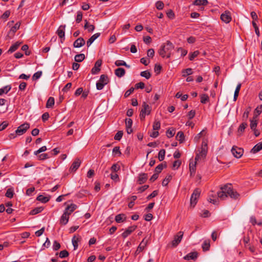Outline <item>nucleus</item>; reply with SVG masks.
Here are the masks:
<instances>
[{"label": "nucleus", "instance_id": "1", "mask_svg": "<svg viewBox=\"0 0 262 262\" xmlns=\"http://www.w3.org/2000/svg\"><path fill=\"white\" fill-rule=\"evenodd\" d=\"M221 191L217 192V196L222 200L226 199L228 196L234 199H237L239 194L234 190L231 184H227L221 187Z\"/></svg>", "mask_w": 262, "mask_h": 262}, {"label": "nucleus", "instance_id": "2", "mask_svg": "<svg viewBox=\"0 0 262 262\" xmlns=\"http://www.w3.org/2000/svg\"><path fill=\"white\" fill-rule=\"evenodd\" d=\"M173 48L172 43L170 41H167L165 44L163 45L159 50V54L162 57H167L169 58L170 56V51Z\"/></svg>", "mask_w": 262, "mask_h": 262}, {"label": "nucleus", "instance_id": "3", "mask_svg": "<svg viewBox=\"0 0 262 262\" xmlns=\"http://www.w3.org/2000/svg\"><path fill=\"white\" fill-rule=\"evenodd\" d=\"M142 108L141 110L140 117L141 120H144L146 115H149L151 111V107L145 102L142 105Z\"/></svg>", "mask_w": 262, "mask_h": 262}, {"label": "nucleus", "instance_id": "4", "mask_svg": "<svg viewBox=\"0 0 262 262\" xmlns=\"http://www.w3.org/2000/svg\"><path fill=\"white\" fill-rule=\"evenodd\" d=\"M201 193V190L196 188L194 190L190 198V204L194 207L197 203L198 199L199 198Z\"/></svg>", "mask_w": 262, "mask_h": 262}, {"label": "nucleus", "instance_id": "5", "mask_svg": "<svg viewBox=\"0 0 262 262\" xmlns=\"http://www.w3.org/2000/svg\"><path fill=\"white\" fill-rule=\"evenodd\" d=\"M202 144H202V147L201 151L199 152V154L196 155V156L195 158V161H198L199 159H204L206 156V155L207 153V144L204 143V142H203Z\"/></svg>", "mask_w": 262, "mask_h": 262}, {"label": "nucleus", "instance_id": "6", "mask_svg": "<svg viewBox=\"0 0 262 262\" xmlns=\"http://www.w3.org/2000/svg\"><path fill=\"white\" fill-rule=\"evenodd\" d=\"M29 127V123H24L17 127V129L15 130V134L19 136L21 135L26 132Z\"/></svg>", "mask_w": 262, "mask_h": 262}, {"label": "nucleus", "instance_id": "7", "mask_svg": "<svg viewBox=\"0 0 262 262\" xmlns=\"http://www.w3.org/2000/svg\"><path fill=\"white\" fill-rule=\"evenodd\" d=\"M184 233L182 231H179L177 235L174 237L173 240L171 242L172 246L173 247H176L181 242Z\"/></svg>", "mask_w": 262, "mask_h": 262}, {"label": "nucleus", "instance_id": "8", "mask_svg": "<svg viewBox=\"0 0 262 262\" xmlns=\"http://www.w3.org/2000/svg\"><path fill=\"white\" fill-rule=\"evenodd\" d=\"M233 155L236 158H241L243 155L244 150L241 148L236 146H233L231 149Z\"/></svg>", "mask_w": 262, "mask_h": 262}, {"label": "nucleus", "instance_id": "9", "mask_svg": "<svg viewBox=\"0 0 262 262\" xmlns=\"http://www.w3.org/2000/svg\"><path fill=\"white\" fill-rule=\"evenodd\" d=\"M221 19L224 23L228 24L231 20V14L229 11H226L221 15Z\"/></svg>", "mask_w": 262, "mask_h": 262}, {"label": "nucleus", "instance_id": "10", "mask_svg": "<svg viewBox=\"0 0 262 262\" xmlns=\"http://www.w3.org/2000/svg\"><path fill=\"white\" fill-rule=\"evenodd\" d=\"M101 64H102V60H101L99 59V60H97L95 63L94 67L92 68V69L91 70V73L93 74H97L100 71V67H101Z\"/></svg>", "mask_w": 262, "mask_h": 262}, {"label": "nucleus", "instance_id": "11", "mask_svg": "<svg viewBox=\"0 0 262 262\" xmlns=\"http://www.w3.org/2000/svg\"><path fill=\"white\" fill-rule=\"evenodd\" d=\"M137 226H132L128 227L125 231L122 233V236L125 238L127 237L129 235H130L134 231L136 230L137 228Z\"/></svg>", "mask_w": 262, "mask_h": 262}, {"label": "nucleus", "instance_id": "12", "mask_svg": "<svg viewBox=\"0 0 262 262\" xmlns=\"http://www.w3.org/2000/svg\"><path fill=\"white\" fill-rule=\"evenodd\" d=\"M132 124L133 121L131 119L128 118L125 119L126 130L128 134H130L133 132L132 128Z\"/></svg>", "mask_w": 262, "mask_h": 262}, {"label": "nucleus", "instance_id": "13", "mask_svg": "<svg viewBox=\"0 0 262 262\" xmlns=\"http://www.w3.org/2000/svg\"><path fill=\"white\" fill-rule=\"evenodd\" d=\"M85 42L84 39L82 37H79L77 38L73 43L74 48H80L84 45Z\"/></svg>", "mask_w": 262, "mask_h": 262}, {"label": "nucleus", "instance_id": "14", "mask_svg": "<svg viewBox=\"0 0 262 262\" xmlns=\"http://www.w3.org/2000/svg\"><path fill=\"white\" fill-rule=\"evenodd\" d=\"M81 164V161L79 159H77L75 161L73 162L70 168V171H75L80 166Z\"/></svg>", "mask_w": 262, "mask_h": 262}, {"label": "nucleus", "instance_id": "15", "mask_svg": "<svg viewBox=\"0 0 262 262\" xmlns=\"http://www.w3.org/2000/svg\"><path fill=\"white\" fill-rule=\"evenodd\" d=\"M69 216L70 215H68V213H66V212L64 211L63 213L62 214L60 219V224L62 225H66L69 222Z\"/></svg>", "mask_w": 262, "mask_h": 262}, {"label": "nucleus", "instance_id": "16", "mask_svg": "<svg viewBox=\"0 0 262 262\" xmlns=\"http://www.w3.org/2000/svg\"><path fill=\"white\" fill-rule=\"evenodd\" d=\"M148 179V174L145 173H141L139 174L138 179L137 180L138 183L139 184H142L144 183Z\"/></svg>", "mask_w": 262, "mask_h": 262}, {"label": "nucleus", "instance_id": "17", "mask_svg": "<svg viewBox=\"0 0 262 262\" xmlns=\"http://www.w3.org/2000/svg\"><path fill=\"white\" fill-rule=\"evenodd\" d=\"M65 28H66V25H61L59 28L58 29V30H57V34L58 35V36H59V37L61 38H64V35H65V33H64V30H65Z\"/></svg>", "mask_w": 262, "mask_h": 262}, {"label": "nucleus", "instance_id": "18", "mask_svg": "<svg viewBox=\"0 0 262 262\" xmlns=\"http://www.w3.org/2000/svg\"><path fill=\"white\" fill-rule=\"evenodd\" d=\"M77 208V206L76 205L74 204H71V205H68L65 210H64V212H66V213H68V215H70L76 209V208Z\"/></svg>", "mask_w": 262, "mask_h": 262}, {"label": "nucleus", "instance_id": "19", "mask_svg": "<svg viewBox=\"0 0 262 262\" xmlns=\"http://www.w3.org/2000/svg\"><path fill=\"white\" fill-rule=\"evenodd\" d=\"M81 237L79 235H74L72 239L74 249L76 250L78 246V242L80 241Z\"/></svg>", "mask_w": 262, "mask_h": 262}, {"label": "nucleus", "instance_id": "20", "mask_svg": "<svg viewBox=\"0 0 262 262\" xmlns=\"http://www.w3.org/2000/svg\"><path fill=\"white\" fill-rule=\"evenodd\" d=\"M147 243V241L145 240V238H144L138 246V248L136 251V253H137L141 252L144 249L145 247L146 246Z\"/></svg>", "mask_w": 262, "mask_h": 262}, {"label": "nucleus", "instance_id": "21", "mask_svg": "<svg viewBox=\"0 0 262 262\" xmlns=\"http://www.w3.org/2000/svg\"><path fill=\"white\" fill-rule=\"evenodd\" d=\"M100 35V33H97L92 35L86 42L87 46L88 47H90L91 45V44L94 41V40L96 39L98 37H99Z\"/></svg>", "mask_w": 262, "mask_h": 262}, {"label": "nucleus", "instance_id": "22", "mask_svg": "<svg viewBox=\"0 0 262 262\" xmlns=\"http://www.w3.org/2000/svg\"><path fill=\"white\" fill-rule=\"evenodd\" d=\"M198 257V253L196 252H192L188 253L184 257L185 260L194 259Z\"/></svg>", "mask_w": 262, "mask_h": 262}, {"label": "nucleus", "instance_id": "23", "mask_svg": "<svg viewBox=\"0 0 262 262\" xmlns=\"http://www.w3.org/2000/svg\"><path fill=\"white\" fill-rule=\"evenodd\" d=\"M115 75L120 78L123 77L125 74V70L122 68H118L115 71Z\"/></svg>", "mask_w": 262, "mask_h": 262}, {"label": "nucleus", "instance_id": "24", "mask_svg": "<svg viewBox=\"0 0 262 262\" xmlns=\"http://www.w3.org/2000/svg\"><path fill=\"white\" fill-rule=\"evenodd\" d=\"M262 149V142L256 144L251 150V152L255 154Z\"/></svg>", "mask_w": 262, "mask_h": 262}, {"label": "nucleus", "instance_id": "25", "mask_svg": "<svg viewBox=\"0 0 262 262\" xmlns=\"http://www.w3.org/2000/svg\"><path fill=\"white\" fill-rule=\"evenodd\" d=\"M257 125V115H254L252 120H250V128L252 129H255Z\"/></svg>", "mask_w": 262, "mask_h": 262}, {"label": "nucleus", "instance_id": "26", "mask_svg": "<svg viewBox=\"0 0 262 262\" xmlns=\"http://www.w3.org/2000/svg\"><path fill=\"white\" fill-rule=\"evenodd\" d=\"M247 126L248 124L246 122H243L240 124L237 130L239 136H241L244 132L245 129L247 127Z\"/></svg>", "mask_w": 262, "mask_h": 262}, {"label": "nucleus", "instance_id": "27", "mask_svg": "<svg viewBox=\"0 0 262 262\" xmlns=\"http://www.w3.org/2000/svg\"><path fill=\"white\" fill-rule=\"evenodd\" d=\"M166 163H162L158 165L155 169V172L158 174L160 173L164 168L166 167Z\"/></svg>", "mask_w": 262, "mask_h": 262}, {"label": "nucleus", "instance_id": "28", "mask_svg": "<svg viewBox=\"0 0 262 262\" xmlns=\"http://www.w3.org/2000/svg\"><path fill=\"white\" fill-rule=\"evenodd\" d=\"M125 215L124 214H119L116 216L115 221L117 223L123 222L125 220Z\"/></svg>", "mask_w": 262, "mask_h": 262}, {"label": "nucleus", "instance_id": "29", "mask_svg": "<svg viewBox=\"0 0 262 262\" xmlns=\"http://www.w3.org/2000/svg\"><path fill=\"white\" fill-rule=\"evenodd\" d=\"M99 81L105 85L108 83L109 79L107 75L103 74L100 76Z\"/></svg>", "mask_w": 262, "mask_h": 262}, {"label": "nucleus", "instance_id": "30", "mask_svg": "<svg viewBox=\"0 0 262 262\" xmlns=\"http://www.w3.org/2000/svg\"><path fill=\"white\" fill-rule=\"evenodd\" d=\"M84 21L85 23L84 26V28L88 29L89 32H93L95 29V26L93 25H90L87 20L85 19Z\"/></svg>", "mask_w": 262, "mask_h": 262}, {"label": "nucleus", "instance_id": "31", "mask_svg": "<svg viewBox=\"0 0 262 262\" xmlns=\"http://www.w3.org/2000/svg\"><path fill=\"white\" fill-rule=\"evenodd\" d=\"M55 101L54 98L53 97H50L47 100L46 103V107L47 108H52L54 105Z\"/></svg>", "mask_w": 262, "mask_h": 262}, {"label": "nucleus", "instance_id": "32", "mask_svg": "<svg viewBox=\"0 0 262 262\" xmlns=\"http://www.w3.org/2000/svg\"><path fill=\"white\" fill-rule=\"evenodd\" d=\"M208 4L207 0H195L193 4L196 6H206Z\"/></svg>", "mask_w": 262, "mask_h": 262}, {"label": "nucleus", "instance_id": "33", "mask_svg": "<svg viewBox=\"0 0 262 262\" xmlns=\"http://www.w3.org/2000/svg\"><path fill=\"white\" fill-rule=\"evenodd\" d=\"M210 241L209 240H205L202 245V248L204 251H206L209 250L210 248Z\"/></svg>", "mask_w": 262, "mask_h": 262}, {"label": "nucleus", "instance_id": "34", "mask_svg": "<svg viewBox=\"0 0 262 262\" xmlns=\"http://www.w3.org/2000/svg\"><path fill=\"white\" fill-rule=\"evenodd\" d=\"M241 88V84L238 83L236 86V88L235 89L234 94L233 100L234 101H235L237 100V98L238 96Z\"/></svg>", "mask_w": 262, "mask_h": 262}, {"label": "nucleus", "instance_id": "35", "mask_svg": "<svg viewBox=\"0 0 262 262\" xmlns=\"http://www.w3.org/2000/svg\"><path fill=\"white\" fill-rule=\"evenodd\" d=\"M20 43H19L18 42H16L14 45H12L10 49H9L8 52L9 53H12L14 51H15L19 47Z\"/></svg>", "mask_w": 262, "mask_h": 262}, {"label": "nucleus", "instance_id": "36", "mask_svg": "<svg viewBox=\"0 0 262 262\" xmlns=\"http://www.w3.org/2000/svg\"><path fill=\"white\" fill-rule=\"evenodd\" d=\"M176 138L180 143H182L184 141V133L181 131L177 133Z\"/></svg>", "mask_w": 262, "mask_h": 262}, {"label": "nucleus", "instance_id": "37", "mask_svg": "<svg viewBox=\"0 0 262 262\" xmlns=\"http://www.w3.org/2000/svg\"><path fill=\"white\" fill-rule=\"evenodd\" d=\"M176 133V130L173 128H170L166 131V136L168 138L172 137Z\"/></svg>", "mask_w": 262, "mask_h": 262}, {"label": "nucleus", "instance_id": "38", "mask_svg": "<svg viewBox=\"0 0 262 262\" xmlns=\"http://www.w3.org/2000/svg\"><path fill=\"white\" fill-rule=\"evenodd\" d=\"M37 200L41 203H46L49 201V198L43 196V195H39L37 198Z\"/></svg>", "mask_w": 262, "mask_h": 262}, {"label": "nucleus", "instance_id": "39", "mask_svg": "<svg viewBox=\"0 0 262 262\" xmlns=\"http://www.w3.org/2000/svg\"><path fill=\"white\" fill-rule=\"evenodd\" d=\"M85 58V55L83 54H79L75 55V60L77 62L83 61Z\"/></svg>", "mask_w": 262, "mask_h": 262}, {"label": "nucleus", "instance_id": "40", "mask_svg": "<svg viewBox=\"0 0 262 262\" xmlns=\"http://www.w3.org/2000/svg\"><path fill=\"white\" fill-rule=\"evenodd\" d=\"M43 208L41 207H36L35 209L32 210L30 211V214L31 215H35L38 213L41 212L43 210Z\"/></svg>", "mask_w": 262, "mask_h": 262}, {"label": "nucleus", "instance_id": "41", "mask_svg": "<svg viewBox=\"0 0 262 262\" xmlns=\"http://www.w3.org/2000/svg\"><path fill=\"white\" fill-rule=\"evenodd\" d=\"M209 100V96L207 94H202L201 96V102L203 104H206Z\"/></svg>", "mask_w": 262, "mask_h": 262}, {"label": "nucleus", "instance_id": "42", "mask_svg": "<svg viewBox=\"0 0 262 262\" xmlns=\"http://www.w3.org/2000/svg\"><path fill=\"white\" fill-rule=\"evenodd\" d=\"M165 149H161L158 154V158L160 161H162L165 158Z\"/></svg>", "mask_w": 262, "mask_h": 262}, {"label": "nucleus", "instance_id": "43", "mask_svg": "<svg viewBox=\"0 0 262 262\" xmlns=\"http://www.w3.org/2000/svg\"><path fill=\"white\" fill-rule=\"evenodd\" d=\"M115 64L117 67L123 66L127 68L129 67V66L127 65L124 61L121 60H116L115 62Z\"/></svg>", "mask_w": 262, "mask_h": 262}, {"label": "nucleus", "instance_id": "44", "mask_svg": "<svg viewBox=\"0 0 262 262\" xmlns=\"http://www.w3.org/2000/svg\"><path fill=\"white\" fill-rule=\"evenodd\" d=\"M172 177L170 175H168L165 177V178L162 181V184L163 186L167 185L168 183L171 180Z\"/></svg>", "mask_w": 262, "mask_h": 262}, {"label": "nucleus", "instance_id": "45", "mask_svg": "<svg viewBox=\"0 0 262 262\" xmlns=\"http://www.w3.org/2000/svg\"><path fill=\"white\" fill-rule=\"evenodd\" d=\"M140 75L142 77H145L147 79H149L151 77V74L148 71H144L141 72L140 73Z\"/></svg>", "mask_w": 262, "mask_h": 262}, {"label": "nucleus", "instance_id": "46", "mask_svg": "<svg viewBox=\"0 0 262 262\" xmlns=\"http://www.w3.org/2000/svg\"><path fill=\"white\" fill-rule=\"evenodd\" d=\"M161 123L159 121L155 120L153 123L152 128L154 130H158L160 128Z\"/></svg>", "mask_w": 262, "mask_h": 262}, {"label": "nucleus", "instance_id": "47", "mask_svg": "<svg viewBox=\"0 0 262 262\" xmlns=\"http://www.w3.org/2000/svg\"><path fill=\"white\" fill-rule=\"evenodd\" d=\"M123 131H121V130L118 131L116 134V135H115V136L114 137V139L116 140H118V141L120 140L122 138V136H123Z\"/></svg>", "mask_w": 262, "mask_h": 262}, {"label": "nucleus", "instance_id": "48", "mask_svg": "<svg viewBox=\"0 0 262 262\" xmlns=\"http://www.w3.org/2000/svg\"><path fill=\"white\" fill-rule=\"evenodd\" d=\"M113 154L114 156H120L121 155V152L120 150V148L118 146L115 147L113 149Z\"/></svg>", "mask_w": 262, "mask_h": 262}, {"label": "nucleus", "instance_id": "49", "mask_svg": "<svg viewBox=\"0 0 262 262\" xmlns=\"http://www.w3.org/2000/svg\"><path fill=\"white\" fill-rule=\"evenodd\" d=\"M262 112V105H258L255 109L254 115H257V117Z\"/></svg>", "mask_w": 262, "mask_h": 262}, {"label": "nucleus", "instance_id": "50", "mask_svg": "<svg viewBox=\"0 0 262 262\" xmlns=\"http://www.w3.org/2000/svg\"><path fill=\"white\" fill-rule=\"evenodd\" d=\"M189 170L190 171V176H192L194 174V173L195 172V164H191V163L189 164Z\"/></svg>", "mask_w": 262, "mask_h": 262}, {"label": "nucleus", "instance_id": "51", "mask_svg": "<svg viewBox=\"0 0 262 262\" xmlns=\"http://www.w3.org/2000/svg\"><path fill=\"white\" fill-rule=\"evenodd\" d=\"M199 54L198 51H195L189 54V59L190 60H193Z\"/></svg>", "mask_w": 262, "mask_h": 262}, {"label": "nucleus", "instance_id": "52", "mask_svg": "<svg viewBox=\"0 0 262 262\" xmlns=\"http://www.w3.org/2000/svg\"><path fill=\"white\" fill-rule=\"evenodd\" d=\"M13 191L11 188L7 189L5 195L9 198H12L13 196Z\"/></svg>", "mask_w": 262, "mask_h": 262}, {"label": "nucleus", "instance_id": "53", "mask_svg": "<svg viewBox=\"0 0 262 262\" xmlns=\"http://www.w3.org/2000/svg\"><path fill=\"white\" fill-rule=\"evenodd\" d=\"M20 25V23L18 22L16 23L15 25L12 27L11 29V31L13 33H15L16 31L19 28Z\"/></svg>", "mask_w": 262, "mask_h": 262}, {"label": "nucleus", "instance_id": "54", "mask_svg": "<svg viewBox=\"0 0 262 262\" xmlns=\"http://www.w3.org/2000/svg\"><path fill=\"white\" fill-rule=\"evenodd\" d=\"M69 254V252L67 250H64L60 252L59 256L60 258H64L68 257Z\"/></svg>", "mask_w": 262, "mask_h": 262}, {"label": "nucleus", "instance_id": "55", "mask_svg": "<svg viewBox=\"0 0 262 262\" xmlns=\"http://www.w3.org/2000/svg\"><path fill=\"white\" fill-rule=\"evenodd\" d=\"M156 7L158 10H162L164 7V3L160 1H157L156 3Z\"/></svg>", "mask_w": 262, "mask_h": 262}, {"label": "nucleus", "instance_id": "56", "mask_svg": "<svg viewBox=\"0 0 262 262\" xmlns=\"http://www.w3.org/2000/svg\"><path fill=\"white\" fill-rule=\"evenodd\" d=\"M42 75V72L41 71H38L34 74L32 77V79L34 80H36L39 79Z\"/></svg>", "mask_w": 262, "mask_h": 262}, {"label": "nucleus", "instance_id": "57", "mask_svg": "<svg viewBox=\"0 0 262 262\" xmlns=\"http://www.w3.org/2000/svg\"><path fill=\"white\" fill-rule=\"evenodd\" d=\"M82 19V13L81 11H78L77 12V17L76 19V21L77 23H79Z\"/></svg>", "mask_w": 262, "mask_h": 262}, {"label": "nucleus", "instance_id": "58", "mask_svg": "<svg viewBox=\"0 0 262 262\" xmlns=\"http://www.w3.org/2000/svg\"><path fill=\"white\" fill-rule=\"evenodd\" d=\"M181 164V161L179 160L175 161L172 164V168L173 169H178Z\"/></svg>", "mask_w": 262, "mask_h": 262}, {"label": "nucleus", "instance_id": "59", "mask_svg": "<svg viewBox=\"0 0 262 262\" xmlns=\"http://www.w3.org/2000/svg\"><path fill=\"white\" fill-rule=\"evenodd\" d=\"M183 76L190 75L192 74V70L191 68H188V69H185L183 71Z\"/></svg>", "mask_w": 262, "mask_h": 262}, {"label": "nucleus", "instance_id": "60", "mask_svg": "<svg viewBox=\"0 0 262 262\" xmlns=\"http://www.w3.org/2000/svg\"><path fill=\"white\" fill-rule=\"evenodd\" d=\"M47 150V147L46 146H42L40 147L39 149H38L36 151H35L34 152V154L35 155H37L38 154H40V152L45 151Z\"/></svg>", "mask_w": 262, "mask_h": 262}, {"label": "nucleus", "instance_id": "61", "mask_svg": "<svg viewBox=\"0 0 262 262\" xmlns=\"http://www.w3.org/2000/svg\"><path fill=\"white\" fill-rule=\"evenodd\" d=\"M60 248V244L57 242L56 241H55L53 245V249L55 251H57Z\"/></svg>", "mask_w": 262, "mask_h": 262}, {"label": "nucleus", "instance_id": "62", "mask_svg": "<svg viewBox=\"0 0 262 262\" xmlns=\"http://www.w3.org/2000/svg\"><path fill=\"white\" fill-rule=\"evenodd\" d=\"M9 123L7 121H3L0 124V131L4 130L8 125Z\"/></svg>", "mask_w": 262, "mask_h": 262}, {"label": "nucleus", "instance_id": "63", "mask_svg": "<svg viewBox=\"0 0 262 262\" xmlns=\"http://www.w3.org/2000/svg\"><path fill=\"white\" fill-rule=\"evenodd\" d=\"M177 52H180L182 56H185L187 53V51L182 48H178Z\"/></svg>", "mask_w": 262, "mask_h": 262}, {"label": "nucleus", "instance_id": "64", "mask_svg": "<svg viewBox=\"0 0 262 262\" xmlns=\"http://www.w3.org/2000/svg\"><path fill=\"white\" fill-rule=\"evenodd\" d=\"M147 55L148 57L152 58L155 55L154 50L153 49H148L147 52Z\"/></svg>", "mask_w": 262, "mask_h": 262}]
</instances>
